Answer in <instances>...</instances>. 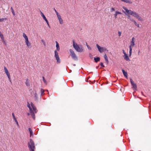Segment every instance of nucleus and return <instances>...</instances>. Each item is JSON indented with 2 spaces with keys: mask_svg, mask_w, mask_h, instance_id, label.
Segmentation results:
<instances>
[{
  "mask_svg": "<svg viewBox=\"0 0 151 151\" xmlns=\"http://www.w3.org/2000/svg\"><path fill=\"white\" fill-rule=\"evenodd\" d=\"M56 50L54 51V57L56 60L57 63H60V59L58 53L57 51H59L60 50V47L59 44L57 41H56Z\"/></svg>",
  "mask_w": 151,
  "mask_h": 151,
  "instance_id": "nucleus-1",
  "label": "nucleus"
},
{
  "mask_svg": "<svg viewBox=\"0 0 151 151\" xmlns=\"http://www.w3.org/2000/svg\"><path fill=\"white\" fill-rule=\"evenodd\" d=\"M31 105L32 108L29 105H28V106L29 108L31 116L34 119H35V114L37 112L36 108L33 103H31Z\"/></svg>",
  "mask_w": 151,
  "mask_h": 151,
  "instance_id": "nucleus-2",
  "label": "nucleus"
},
{
  "mask_svg": "<svg viewBox=\"0 0 151 151\" xmlns=\"http://www.w3.org/2000/svg\"><path fill=\"white\" fill-rule=\"evenodd\" d=\"M73 46L75 50L78 52H82L83 51V48L81 45H78L77 43L73 41Z\"/></svg>",
  "mask_w": 151,
  "mask_h": 151,
  "instance_id": "nucleus-3",
  "label": "nucleus"
},
{
  "mask_svg": "<svg viewBox=\"0 0 151 151\" xmlns=\"http://www.w3.org/2000/svg\"><path fill=\"white\" fill-rule=\"evenodd\" d=\"M134 40L135 38L134 37H133L131 42L130 45L129 46V56L130 57L132 55V47L135 45Z\"/></svg>",
  "mask_w": 151,
  "mask_h": 151,
  "instance_id": "nucleus-4",
  "label": "nucleus"
},
{
  "mask_svg": "<svg viewBox=\"0 0 151 151\" xmlns=\"http://www.w3.org/2000/svg\"><path fill=\"white\" fill-rule=\"evenodd\" d=\"M28 145L30 151H34L35 149V144L32 139H30V142L28 143Z\"/></svg>",
  "mask_w": 151,
  "mask_h": 151,
  "instance_id": "nucleus-5",
  "label": "nucleus"
},
{
  "mask_svg": "<svg viewBox=\"0 0 151 151\" xmlns=\"http://www.w3.org/2000/svg\"><path fill=\"white\" fill-rule=\"evenodd\" d=\"M130 15L136 17L139 20L141 21L142 20V19L141 17L137 13L134 12L132 11V12L131 13Z\"/></svg>",
  "mask_w": 151,
  "mask_h": 151,
  "instance_id": "nucleus-6",
  "label": "nucleus"
},
{
  "mask_svg": "<svg viewBox=\"0 0 151 151\" xmlns=\"http://www.w3.org/2000/svg\"><path fill=\"white\" fill-rule=\"evenodd\" d=\"M96 47L98 48L99 51L100 53H102L105 51H108V50L105 47H101L98 44L96 45Z\"/></svg>",
  "mask_w": 151,
  "mask_h": 151,
  "instance_id": "nucleus-7",
  "label": "nucleus"
},
{
  "mask_svg": "<svg viewBox=\"0 0 151 151\" xmlns=\"http://www.w3.org/2000/svg\"><path fill=\"white\" fill-rule=\"evenodd\" d=\"M69 51L72 58L75 60H77L78 58L74 51L71 49H70Z\"/></svg>",
  "mask_w": 151,
  "mask_h": 151,
  "instance_id": "nucleus-8",
  "label": "nucleus"
},
{
  "mask_svg": "<svg viewBox=\"0 0 151 151\" xmlns=\"http://www.w3.org/2000/svg\"><path fill=\"white\" fill-rule=\"evenodd\" d=\"M23 36L25 40V43L27 46L29 47L30 46L31 44L29 42L28 38L25 33H23Z\"/></svg>",
  "mask_w": 151,
  "mask_h": 151,
  "instance_id": "nucleus-9",
  "label": "nucleus"
},
{
  "mask_svg": "<svg viewBox=\"0 0 151 151\" xmlns=\"http://www.w3.org/2000/svg\"><path fill=\"white\" fill-rule=\"evenodd\" d=\"M122 8L125 11V12L122 10L123 12L126 15H127L128 14L130 15L131 13L132 12V11L131 10L128 9L125 6H123Z\"/></svg>",
  "mask_w": 151,
  "mask_h": 151,
  "instance_id": "nucleus-10",
  "label": "nucleus"
},
{
  "mask_svg": "<svg viewBox=\"0 0 151 151\" xmlns=\"http://www.w3.org/2000/svg\"><path fill=\"white\" fill-rule=\"evenodd\" d=\"M57 17L58 18L60 23V24H63V21L61 18V17L60 14H57Z\"/></svg>",
  "mask_w": 151,
  "mask_h": 151,
  "instance_id": "nucleus-11",
  "label": "nucleus"
},
{
  "mask_svg": "<svg viewBox=\"0 0 151 151\" xmlns=\"http://www.w3.org/2000/svg\"><path fill=\"white\" fill-rule=\"evenodd\" d=\"M4 72L6 73L9 79V80H10V74L8 72V71L7 69L5 67H4Z\"/></svg>",
  "mask_w": 151,
  "mask_h": 151,
  "instance_id": "nucleus-12",
  "label": "nucleus"
},
{
  "mask_svg": "<svg viewBox=\"0 0 151 151\" xmlns=\"http://www.w3.org/2000/svg\"><path fill=\"white\" fill-rule=\"evenodd\" d=\"M124 59L127 61L130 60V59L129 58V56L127 54L125 55H124Z\"/></svg>",
  "mask_w": 151,
  "mask_h": 151,
  "instance_id": "nucleus-13",
  "label": "nucleus"
},
{
  "mask_svg": "<svg viewBox=\"0 0 151 151\" xmlns=\"http://www.w3.org/2000/svg\"><path fill=\"white\" fill-rule=\"evenodd\" d=\"M122 71L124 74V75L125 76V77L127 78L128 74L127 73L125 72L124 69H122Z\"/></svg>",
  "mask_w": 151,
  "mask_h": 151,
  "instance_id": "nucleus-14",
  "label": "nucleus"
},
{
  "mask_svg": "<svg viewBox=\"0 0 151 151\" xmlns=\"http://www.w3.org/2000/svg\"><path fill=\"white\" fill-rule=\"evenodd\" d=\"M122 14V13L121 12L116 11L115 12V13L114 14V17L115 18H116L117 16L118 15V14Z\"/></svg>",
  "mask_w": 151,
  "mask_h": 151,
  "instance_id": "nucleus-15",
  "label": "nucleus"
},
{
  "mask_svg": "<svg viewBox=\"0 0 151 151\" xmlns=\"http://www.w3.org/2000/svg\"><path fill=\"white\" fill-rule=\"evenodd\" d=\"M0 37L1 38V39L2 41L5 43V42L4 40V37H3V36L2 34L1 33V32L0 33Z\"/></svg>",
  "mask_w": 151,
  "mask_h": 151,
  "instance_id": "nucleus-16",
  "label": "nucleus"
},
{
  "mask_svg": "<svg viewBox=\"0 0 151 151\" xmlns=\"http://www.w3.org/2000/svg\"><path fill=\"white\" fill-rule=\"evenodd\" d=\"M94 60H95V61L96 62H97L98 61H99L100 60V58L99 57H97L96 58H94Z\"/></svg>",
  "mask_w": 151,
  "mask_h": 151,
  "instance_id": "nucleus-17",
  "label": "nucleus"
},
{
  "mask_svg": "<svg viewBox=\"0 0 151 151\" xmlns=\"http://www.w3.org/2000/svg\"><path fill=\"white\" fill-rule=\"evenodd\" d=\"M25 84H26V86H30V83H29V82L28 81V79H27L26 81V82H25Z\"/></svg>",
  "mask_w": 151,
  "mask_h": 151,
  "instance_id": "nucleus-18",
  "label": "nucleus"
},
{
  "mask_svg": "<svg viewBox=\"0 0 151 151\" xmlns=\"http://www.w3.org/2000/svg\"><path fill=\"white\" fill-rule=\"evenodd\" d=\"M132 85L134 90H136L137 89V86L136 84L134 83Z\"/></svg>",
  "mask_w": 151,
  "mask_h": 151,
  "instance_id": "nucleus-19",
  "label": "nucleus"
},
{
  "mask_svg": "<svg viewBox=\"0 0 151 151\" xmlns=\"http://www.w3.org/2000/svg\"><path fill=\"white\" fill-rule=\"evenodd\" d=\"M34 99L35 101L37 100L38 99L37 95L36 92L35 93Z\"/></svg>",
  "mask_w": 151,
  "mask_h": 151,
  "instance_id": "nucleus-20",
  "label": "nucleus"
},
{
  "mask_svg": "<svg viewBox=\"0 0 151 151\" xmlns=\"http://www.w3.org/2000/svg\"><path fill=\"white\" fill-rule=\"evenodd\" d=\"M104 59L106 61L107 63H108V58H107V56H106V54H105L104 55Z\"/></svg>",
  "mask_w": 151,
  "mask_h": 151,
  "instance_id": "nucleus-21",
  "label": "nucleus"
},
{
  "mask_svg": "<svg viewBox=\"0 0 151 151\" xmlns=\"http://www.w3.org/2000/svg\"><path fill=\"white\" fill-rule=\"evenodd\" d=\"M40 13L41 16L43 18V19H44L46 17L45 16V15L42 12H40Z\"/></svg>",
  "mask_w": 151,
  "mask_h": 151,
  "instance_id": "nucleus-22",
  "label": "nucleus"
},
{
  "mask_svg": "<svg viewBox=\"0 0 151 151\" xmlns=\"http://www.w3.org/2000/svg\"><path fill=\"white\" fill-rule=\"evenodd\" d=\"M11 9L12 10V13L13 14V15L14 16L15 15V12H14V11L13 9V8L12 7H11Z\"/></svg>",
  "mask_w": 151,
  "mask_h": 151,
  "instance_id": "nucleus-23",
  "label": "nucleus"
},
{
  "mask_svg": "<svg viewBox=\"0 0 151 151\" xmlns=\"http://www.w3.org/2000/svg\"><path fill=\"white\" fill-rule=\"evenodd\" d=\"M134 24L136 25L137 27H139V24L137 23L135 21H134Z\"/></svg>",
  "mask_w": 151,
  "mask_h": 151,
  "instance_id": "nucleus-24",
  "label": "nucleus"
},
{
  "mask_svg": "<svg viewBox=\"0 0 151 151\" xmlns=\"http://www.w3.org/2000/svg\"><path fill=\"white\" fill-rule=\"evenodd\" d=\"M44 20H45V21H46L47 24V25H48V26L50 27V25L49 24V22H48L47 20V19H46V18Z\"/></svg>",
  "mask_w": 151,
  "mask_h": 151,
  "instance_id": "nucleus-25",
  "label": "nucleus"
},
{
  "mask_svg": "<svg viewBox=\"0 0 151 151\" xmlns=\"http://www.w3.org/2000/svg\"><path fill=\"white\" fill-rule=\"evenodd\" d=\"M7 20V19L6 18H2L0 19V22H2L4 20Z\"/></svg>",
  "mask_w": 151,
  "mask_h": 151,
  "instance_id": "nucleus-26",
  "label": "nucleus"
},
{
  "mask_svg": "<svg viewBox=\"0 0 151 151\" xmlns=\"http://www.w3.org/2000/svg\"><path fill=\"white\" fill-rule=\"evenodd\" d=\"M12 116H13V118L14 119V121H16L17 120V119L16 118L14 114L13 113H12Z\"/></svg>",
  "mask_w": 151,
  "mask_h": 151,
  "instance_id": "nucleus-27",
  "label": "nucleus"
},
{
  "mask_svg": "<svg viewBox=\"0 0 151 151\" xmlns=\"http://www.w3.org/2000/svg\"><path fill=\"white\" fill-rule=\"evenodd\" d=\"M43 81L45 83H47V81L45 80V78L44 77H42Z\"/></svg>",
  "mask_w": 151,
  "mask_h": 151,
  "instance_id": "nucleus-28",
  "label": "nucleus"
},
{
  "mask_svg": "<svg viewBox=\"0 0 151 151\" xmlns=\"http://www.w3.org/2000/svg\"><path fill=\"white\" fill-rule=\"evenodd\" d=\"M130 82L132 85L135 83H134V81L131 79H130Z\"/></svg>",
  "mask_w": 151,
  "mask_h": 151,
  "instance_id": "nucleus-29",
  "label": "nucleus"
},
{
  "mask_svg": "<svg viewBox=\"0 0 151 151\" xmlns=\"http://www.w3.org/2000/svg\"><path fill=\"white\" fill-rule=\"evenodd\" d=\"M87 47L89 50H92L91 48L89 45H87Z\"/></svg>",
  "mask_w": 151,
  "mask_h": 151,
  "instance_id": "nucleus-30",
  "label": "nucleus"
},
{
  "mask_svg": "<svg viewBox=\"0 0 151 151\" xmlns=\"http://www.w3.org/2000/svg\"><path fill=\"white\" fill-rule=\"evenodd\" d=\"M41 94H42L44 93V91L43 89H41Z\"/></svg>",
  "mask_w": 151,
  "mask_h": 151,
  "instance_id": "nucleus-31",
  "label": "nucleus"
},
{
  "mask_svg": "<svg viewBox=\"0 0 151 151\" xmlns=\"http://www.w3.org/2000/svg\"><path fill=\"white\" fill-rule=\"evenodd\" d=\"M41 42H42L43 43V44L44 45V46H45V42H44V41L43 40H41Z\"/></svg>",
  "mask_w": 151,
  "mask_h": 151,
  "instance_id": "nucleus-32",
  "label": "nucleus"
},
{
  "mask_svg": "<svg viewBox=\"0 0 151 151\" xmlns=\"http://www.w3.org/2000/svg\"><path fill=\"white\" fill-rule=\"evenodd\" d=\"M121 32H120V31H119L118 32V35L119 36H121Z\"/></svg>",
  "mask_w": 151,
  "mask_h": 151,
  "instance_id": "nucleus-33",
  "label": "nucleus"
},
{
  "mask_svg": "<svg viewBox=\"0 0 151 151\" xmlns=\"http://www.w3.org/2000/svg\"><path fill=\"white\" fill-rule=\"evenodd\" d=\"M33 132H30V137L33 135Z\"/></svg>",
  "mask_w": 151,
  "mask_h": 151,
  "instance_id": "nucleus-34",
  "label": "nucleus"
},
{
  "mask_svg": "<svg viewBox=\"0 0 151 151\" xmlns=\"http://www.w3.org/2000/svg\"><path fill=\"white\" fill-rule=\"evenodd\" d=\"M15 121L16 122V124L18 126H19V124H18V122L17 120H16Z\"/></svg>",
  "mask_w": 151,
  "mask_h": 151,
  "instance_id": "nucleus-35",
  "label": "nucleus"
},
{
  "mask_svg": "<svg viewBox=\"0 0 151 151\" xmlns=\"http://www.w3.org/2000/svg\"><path fill=\"white\" fill-rule=\"evenodd\" d=\"M100 65L102 67H104V66L103 65V63H100Z\"/></svg>",
  "mask_w": 151,
  "mask_h": 151,
  "instance_id": "nucleus-36",
  "label": "nucleus"
},
{
  "mask_svg": "<svg viewBox=\"0 0 151 151\" xmlns=\"http://www.w3.org/2000/svg\"><path fill=\"white\" fill-rule=\"evenodd\" d=\"M130 20L131 21L133 22H134V21H135V20H134V19L132 18H130Z\"/></svg>",
  "mask_w": 151,
  "mask_h": 151,
  "instance_id": "nucleus-37",
  "label": "nucleus"
},
{
  "mask_svg": "<svg viewBox=\"0 0 151 151\" xmlns=\"http://www.w3.org/2000/svg\"><path fill=\"white\" fill-rule=\"evenodd\" d=\"M29 131L30 132V133L31 132H32V130L30 128H29Z\"/></svg>",
  "mask_w": 151,
  "mask_h": 151,
  "instance_id": "nucleus-38",
  "label": "nucleus"
},
{
  "mask_svg": "<svg viewBox=\"0 0 151 151\" xmlns=\"http://www.w3.org/2000/svg\"><path fill=\"white\" fill-rule=\"evenodd\" d=\"M54 9V10H55V12H56V15H57V14H59L56 11V10L55 9Z\"/></svg>",
  "mask_w": 151,
  "mask_h": 151,
  "instance_id": "nucleus-39",
  "label": "nucleus"
},
{
  "mask_svg": "<svg viewBox=\"0 0 151 151\" xmlns=\"http://www.w3.org/2000/svg\"><path fill=\"white\" fill-rule=\"evenodd\" d=\"M111 10V11H114L115 10V9L113 8H112Z\"/></svg>",
  "mask_w": 151,
  "mask_h": 151,
  "instance_id": "nucleus-40",
  "label": "nucleus"
},
{
  "mask_svg": "<svg viewBox=\"0 0 151 151\" xmlns=\"http://www.w3.org/2000/svg\"><path fill=\"white\" fill-rule=\"evenodd\" d=\"M122 51H123V53L124 55L126 54V53L125 52L124 50H122Z\"/></svg>",
  "mask_w": 151,
  "mask_h": 151,
  "instance_id": "nucleus-41",
  "label": "nucleus"
},
{
  "mask_svg": "<svg viewBox=\"0 0 151 151\" xmlns=\"http://www.w3.org/2000/svg\"><path fill=\"white\" fill-rule=\"evenodd\" d=\"M128 18H129L130 19V18H131V16L130 15H128Z\"/></svg>",
  "mask_w": 151,
  "mask_h": 151,
  "instance_id": "nucleus-42",
  "label": "nucleus"
},
{
  "mask_svg": "<svg viewBox=\"0 0 151 151\" xmlns=\"http://www.w3.org/2000/svg\"><path fill=\"white\" fill-rule=\"evenodd\" d=\"M86 45L87 46V45H88L87 43H86Z\"/></svg>",
  "mask_w": 151,
  "mask_h": 151,
  "instance_id": "nucleus-43",
  "label": "nucleus"
},
{
  "mask_svg": "<svg viewBox=\"0 0 151 151\" xmlns=\"http://www.w3.org/2000/svg\"><path fill=\"white\" fill-rule=\"evenodd\" d=\"M139 52H140V51H139V52H138V54H139Z\"/></svg>",
  "mask_w": 151,
  "mask_h": 151,
  "instance_id": "nucleus-44",
  "label": "nucleus"
},
{
  "mask_svg": "<svg viewBox=\"0 0 151 151\" xmlns=\"http://www.w3.org/2000/svg\"><path fill=\"white\" fill-rule=\"evenodd\" d=\"M28 115H29V114L28 113Z\"/></svg>",
  "mask_w": 151,
  "mask_h": 151,
  "instance_id": "nucleus-45",
  "label": "nucleus"
},
{
  "mask_svg": "<svg viewBox=\"0 0 151 151\" xmlns=\"http://www.w3.org/2000/svg\"><path fill=\"white\" fill-rule=\"evenodd\" d=\"M73 65L75 66L76 65L75 64H74Z\"/></svg>",
  "mask_w": 151,
  "mask_h": 151,
  "instance_id": "nucleus-46",
  "label": "nucleus"
},
{
  "mask_svg": "<svg viewBox=\"0 0 151 151\" xmlns=\"http://www.w3.org/2000/svg\"><path fill=\"white\" fill-rule=\"evenodd\" d=\"M96 68H98V67H96Z\"/></svg>",
  "mask_w": 151,
  "mask_h": 151,
  "instance_id": "nucleus-47",
  "label": "nucleus"
}]
</instances>
